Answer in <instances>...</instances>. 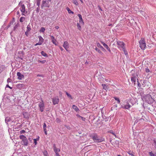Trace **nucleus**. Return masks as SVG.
I'll return each mask as SVG.
<instances>
[{"instance_id": "obj_1", "label": "nucleus", "mask_w": 156, "mask_h": 156, "mask_svg": "<svg viewBox=\"0 0 156 156\" xmlns=\"http://www.w3.org/2000/svg\"><path fill=\"white\" fill-rule=\"evenodd\" d=\"M142 99L143 101H144L148 104H151L154 101L151 96L149 94L144 95L142 97Z\"/></svg>"}, {"instance_id": "obj_2", "label": "nucleus", "mask_w": 156, "mask_h": 156, "mask_svg": "<svg viewBox=\"0 0 156 156\" xmlns=\"http://www.w3.org/2000/svg\"><path fill=\"white\" fill-rule=\"evenodd\" d=\"M90 136L93 139L94 142H95L99 143L104 141L103 138L100 137L96 133L92 134Z\"/></svg>"}, {"instance_id": "obj_3", "label": "nucleus", "mask_w": 156, "mask_h": 156, "mask_svg": "<svg viewBox=\"0 0 156 156\" xmlns=\"http://www.w3.org/2000/svg\"><path fill=\"white\" fill-rule=\"evenodd\" d=\"M20 138L22 140L23 144L25 146H27L28 144V140L27 137L23 135L20 136Z\"/></svg>"}, {"instance_id": "obj_4", "label": "nucleus", "mask_w": 156, "mask_h": 156, "mask_svg": "<svg viewBox=\"0 0 156 156\" xmlns=\"http://www.w3.org/2000/svg\"><path fill=\"white\" fill-rule=\"evenodd\" d=\"M140 47L142 50H144L146 47V44L144 39L142 38L139 42Z\"/></svg>"}, {"instance_id": "obj_5", "label": "nucleus", "mask_w": 156, "mask_h": 156, "mask_svg": "<svg viewBox=\"0 0 156 156\" xmlns=\"http://www.w3.org/2000/svg\"><path fill=\"white\" fill-rule=\"evenodd\" d=\"M118 48L121 50L125 48V44L122 41H118L117 42Z\"/></svg>"}, {"instance_id": "obj_6", "label": "nucleus", "mask_w": 156, "mask_h": 156, "mask_svg": "<svg viewBox=\"0 0 156 156\" xmlns=\"http://www.w3.org/2000/svg\"><path fill=\"white\" fill-rule=\"evenodd\" d=\"M50 5L49 4V2L48 1H43L41 5V9H43L44 7H49Z\"/></svg>"}, {"instance_id": "obj_7", "label": "nucleus", "mask_w": 156, "mask_h": 156, "mask_svg": "<svg viewBox=\"0 0 156 156\" xmlns=\"http://www.w3.org/2000/svg\"><path fill=\"white\" fill-rule=\"evenodd\" d=\"M39 109L41 112L44 111V104L43 101L40 102L38 104Z\"/></svg>"}, {"instance_id": "obj_8", "label": "nucleus", "mask_w": 156, "mask_h": 156, "mask_svg": "<svg viewBox=\"0 0 156 156\" xmlns=\"http://www.w3.org/2000/svg\"><path fill=\"white\" fill-rule=\"evenodd\" d=\"M131 106V105L129 104V103L126 102L125 104L122 106V108L126 109H128Z\"/></svg>"}, {"instance_id": "obj_9", "label": "nucleus", "mask_w": 156, "mask_h": 156, "mask_svg": "<svg viewBox=\"0 0 156 156\" xmlns=\"http://www.w3.org/2000/svg\"><path fill=\"white\" fill-rule=\"evenodd\" d=\"M52 101L54 105L58 104L59 101V100L58 98L55 97L52 99Z\"/></svg>"}, {"instance_id": "obj_10", "label": "nucleus", "mask_w": 156, "mask_h": 156, "mask_svg": "<svg viewBox=\"0 0 156 156\" xmlns=\"http://www.w3.org/2000/svg\"><path fill=\"white\" fill-rule=\"evenodd\" d=\"M63 47L65 49L66 51H68V49L69 48V44L67 41L64 42Z\"/></svg>"}, {"instance_id": "obj_11", "label": "nucleus", "mask_w": 156, "mask_h": 156, "mask_svg": "<svg viewBox=\"0 0 156 156\" xmlns=\"http://www.w3.org/2000/svg\"><path fill=\"white\" fill-rule=\"evenodd\" d=\"M20 9L21 12H22V15H24V13L25 12V6L24 5H21Z\"/></svg>"}, {"instance_id": "obj_12", "label": "nucleus", "mask_w": 156, "mask_h": 156, "mask_svg": "<svg viewBox=\"0 0 156 156\" xmlns=\"http://www.w3.org/2000/svg\"><path fill=\"white\" fill-rule=\"evenodd\" d=\"M50 37H51V41L53 43L55 44V45H57V41L55 39L54 37L53 36L51 35H50Z\"/></svg>"}, {"instance_id": "obj_13", "label": "nucleus", "mask_w": 156, "mask_h": 156, "mask_svg": "<svg viewBox=\"0 0 156 156\" xmlns=\"http://www.w3.org/2000/svg\"><path fill=\"white\" fill-rule=\"evenodd\" d=\"M101 42L105 48H106L109 52H111V50L110 48L103 41H101Z\"/></svg>"}, {"instance_id": "obj_14", "label": "nucleus", "mask_w": 156, "mask_h": 156, "mask_svg": "<svg viewBox=\"0 0 156 156\" xmlns=\"http://www.w3.org/2000/svg\"><path fill=\"white\" fill-rule=\"evenodd\" d=\"M17 75L18 77V78L19 80H21L24 77V75L19 72L17 73Z\"/></svg>"}, {"instance_id": "obj_15", "label": "nucleus", "mask_w": 156, "mask_h": 156, "mask_svg": "<svg viewBox=\"0 0 156 156\" xmlns=\"http://www.w3.org/2000/svg\"><path fill=\"white\" fill-rule=\"evenodd\" d=\"M137 77V76L136 75L133 76L132 77H131V80L134 83H135L136 80H138Z\"/></svg>"}, {"instance_id": "obj_16", "label": "nucleus", "mask_w": 156, "mask_h": 156, "mask_svg": "<svg viewBox=\"0 0 156 156\" xmlns=\"http://www.w3.org/2000/svg\"><path fill=\"white\" fill-rule=\"evenodd\" d=\"M53 147L54 151L55 153V154H58V152H59L60 151V149L57 148L55 144H54Z\"/></svg>"}, {"instance_id": "obj_17", "label": "nucleus", "mask_w": 156, "mask_h": 156, "mask_svg": "<svg viewBox=\"0 0 156 156\" xmlns=\"http://www.w3.org/2000/svg\"><path fill=\"white\" fill-rule=\"evenodd\" d=\"M79 18V22L80 23L82 24H83L84 22L83 21V19L82 18V17L81 15L80 14H78V15Z\"/></svg>"}, {"instance_id": "obj_18", "label": "nucleus", "mask_w": 156, "mask_h": 156, "mask_svg": "<svg viewBox=\"0 0 156 156\" xmlns=\"http://www.w3.org/2000/svg\"><path fill=\"white\" fill-rule=\"evenodd\" d=\"M102 86L103 87V88L105 90H107L108 89V87L107 85L105 84H102Z\"/></svg>"}, {"instance_id": "obj_19", "label": "nucleus", "mask_w": 156, "mask_h": 156, "mask_svg": "<svg viewBox=\"0 0 156 156\" xmlns=\"http://www.w3.org/2000/svg\"><path fill=\"white\" fill-rule=\"evenodd\" d=\"M38 37L39 39V41L41 42V43H42L44 42V40L43 38L41 36H39Z\"/></svg>"}, {"instance_id": "obj_20", "label": "nucleus", "mask_w": 156, "mask_h": 156, "mask_svg": "<svg viewBox=\"0 0 156 156\" xmlns=\"http://www.w3.org/2000/svg\"><path fill=\"white\" fill-rule=\"evenodd\" d=\"M23 114L24 118L27 119L29 117V115L27 113L23 112Z\"/></svg>"}, {"instance_id": "obj_21", "label": "nucleus", "mask_w": 156, "mask_h": 156, "mask_svg": "<svg viewBox=\"0 0 156 156\" xmlns=\"http://www.w3.org/2000/svg\"><path fill=\"white\" fill-rule=\"evenodd\" d=\"M97 45L98 47L100 48L102 50L104 51L105 50L104 48L100 44V43H97Z\"/></svg>"}, {"instance_id": "obj_22", "label": "nucleus", "mask_w": 156, "mask_h": 156, "mask_svg": "<svg viewBox=\"0 0 156 156\" xmlns=\"http://www.w3.org/2000/svg\"><path fill=\"white\" fill-rule=\"evenodd\" d=\"M73 108L76 112L79 110V109L78 108L74 105H73Z\"/></svg>"}, {"instance_id": "obj_23", "label": "nucleus", "mask_w": 156, "mask_h": 156, "mask_svg": "<svg viewBox=\"0 0 156 156\" xmlns=\"http://www.w3.org/2000/svg\"><path fill=\"white\" fill-rule=\"evenodd\" d=\"M73 3L76 6L79 5V3L77 0H73Z\"/></svg>"}, {"instance_id": "obj_24", "label": "nucleus", "mask_w": 156, "mask_h": 156, "mask_svg": "<svg viewBox=\"0 0 156 156\" xmlns=\"http://www.w3.org/2000/svg\"><path fill=\"white\" fill-rule=\"evenodd\" d=\"M41 54L44 57H47V55L45 52L44 51H42L41 52Z\"/></svg>"}, {"instance_id": "obj_25", "label": "nucleus", "mask_w": 156, "mask_h": 156, "mask_svg": "<svg viewBox=\"0 0 156 156\" xmlns=\"http://www.w3.org/2000/svg\"><path fill=\"white\" fill-rule=\"evenodd\" d=\"M128 153L131 156H134V153L133 152L129 151H128Z\"/></svg>"}, {"instance_id": "obj_26", "label": "nucleus", "mask_w": 156, "mask_h": 156, "mask_svg": "<svg viewBox=\"0 0 156 156\" xmlns=\"http://www.w3.org/2000/svg\"><path fill=\"white\" fill-rule=\"evenodd\" d=\"M43 154L44 156H49L47 152L46 151H44L43 152Z\"/></svg>"}, {"instance_id": "obj_27", "label": "nucleus", "mask_w": 156, "mask_h": 156, "mask_svg": "<svg viewBox=\"0 0 156 156\" xmlns=\"http://www.w3.org/2000/svg\"><path fill=\"white\" fill-rule=\"evenodd\" d=\"M95 50L98 52L100 54H102L103 53L99 49L97 48H95Z\"/></svg>"}, {"instance_id": "obj_28", "label": "nucleus", "mask_w": 156, "mask_h": 156, "mask_svg": "<svg viewBox=\"0 0 156 156\" xmlns=\"http://www.w3.org/2000/svg\"><path fill=\"white\" fill-rule=\"evenodd\" d=\"M41 0H36V4L39 6L40 4V2Z\"/></svg>"}, {"instance_id": "obj_29", "label": "nucleus", "mask_w": 156, "mask_h": 156, "mask_svg": "<svg viewBox=\"0 0 156 156\" xmlns=\"http://www.w3.org/2000/svg\"><path fill=\"white\" fill-rule=\"evenodd\" d=\"M149 154L151 156H156V153H153L152 152H149Z\"/></svg>"}, {"instance_id": "obj_30", "label": "nucleus", "mask_w": 156, "mask_h": 156, "mask_svg": "<svg viewBox=\"0 0 156 156\" xmlns=\"http://www.w3.org/2000/svg\"><path fill=\"white\" fill-rule=\"evenodd\" d=\"M45 30V29L43 27H42L40 30V32H44Z\"/></svg>"}, {"instance_id": "obj_31", "label": "nucleus", "mask_w": 156, "mask_h": 156, "mask_svg": "<svg viewBox=\"0 0 156 156\" xmlns=\"http://www.w3.org/2000/svg\"><path fill=\"white\" fill-rule=\"evenodd\" d=\"M67 11H68V12L69 13H72V14H73V12L72 11H71L69 8H67Z\"/></svg>"}, {"instance_id": "obj_32", "label": "nucleus", "mask_w": 156, "mask_h": 156, "mask_svg": "<svg viewBox=\"0 0 156 156\" xmlns=\"http://www.w3.org/2000/svg\"><path fill=\"white\" fill-rule=\"evenodd\" d=\"M25 20V18L24 17H21L20 20V21L21 22H23Z\"/></svg>"}, {"instance_id": "obj_33", "label": "nucleus", "mask_w": 156, "mask_h": 156, "mask_svg": "<svg viewBox=\"0 0 156 156\" xmlns=\"http://www.w3.org/2000/svg\"><path fill=\"white\" fill-rule=\"evenodd\" d=\"M66 94L67 95V96L69 98H71L72 99H73V98L70 94H69L67 92H66Z\"/></svg>"}, {"instance_id": "obj_34", "label": "nucleus", "mask_w": 156, "mask_h": 156, "mask_svg": "<svg viewBox=\"0 0 156 156\" xmlns=\"http://www.w3.org/2000/svg\"><path fill=\"white\" fill-rule=\"evenodd\" d=\"M114 99H115V100L116 101H117V102L118 103H119L120 102V101L119 100V98H117V97H115L114 98Z\"/></svg>"}, {"instance_id": "obj_35", "label": "nucleus", "mask_w": 156, "mask_h": 156, "mask_svg": "<svg viewBox=\"0 0 156 156\" xmlns=\"http://www.w3.org/2000/svg\"><path fill=\"white\" fill-rule=\"evenodd\" d=\"M77 27L78 28V29L79 30H81V27L79 23H77Z\"/></svg>"}, {"instance_id": "obj_36", "label": "nucleus", "mask_w": 156, "mask_h": 156, "mask_svg": "<svg viewBox=\"0 0 156 156\" xmlns=\"http://www.w3.org/2000/svg\"><path fill=\"white\" fill-rule=\"evenodd\" d=\"M122 50L123 51L124 53L125 54V55H126L128 54L125 48L122 49Z\"/></svg>"}, {"instance_id": "obj_37", "label": "nucleus", "mask_w": 156, "mask_h": 156, "mask_svg": "<svg viewBox=\"0 0 156 156\" xmlns=\"http://www.w3.org/2000/svg\"><path fill=\"white\" fill-rule=\"evenodd\" d=\"M122 50L123 51L124 53L125 54V55H126L128 54L125 48L122 49Z\"/></svg>"}, {"instance_id": "obj_38", "label": "nucleus", "mask_w": 156, "mask_h": 156, "mask_svg": "<svg viewBox=\"0 0 156 156\" xmlns=\"http://www.w3.org/2000/svg\"><path fill=\"white\" fill-rule=\"evenodd\" d=\"M46 62V61L45 60H42V61H41V60H38V62L41 63H44Z\"/></svg>"}, {"instance_id": "obj_39", "label": "nucleus", "mask_w": 156, "mask_h": 156, "mask_svg": "<svg viewBox=\"0 0 156 156\" xmlns=\"http://www.w3.org/2000/svg\"><path fill=\"white\" fill-rule=\"evenodd\" d=\"M27 31H29L31 30V28L30 26H28L27 27Z\"/></svg>"}, {"instance_id": "obj_40", "label": "nucleus", "mask_w": 156, "mask_h": 156, "mask_svg": "<svg viewBox=\"0 0 156 156\" xmlns=\"http://www.w3.org/2000/svg\"><path fill=\"white\" fill-rule=\"evenodd\" d=\"M39 140V139H34V143L35 144V145H36L37 144V140Z\"/></svg>"}, {"instance_id": "obj_41", "label": "nucleus", "mask_w": 156, "mask_h": 156, "mask_svg": "<svg viewBox=\"0 0 156 156\" xmlns=\"http://www.w3.org/2000/svg\"><path fill=\"white\" fill-rule=\"evenodd\" d=\"M42 44L41 42H40L39 41L37 43H36V44H35V46H37V45H41Z\"/></svg>"}, {"instance_id": "obj_42", "label": "nucleus", "mask_w": 156, "mask_h": 156, "mask_svg": "<svg viewBox=\"0 0 156 156\" xmlns=\"http://www.w3.org/2000/svg\"><path fill=\"white\" fill-rule=\"evenodd\" d=\"M46 124L44 123L43 125V129H46Z\"/></svg>"}, {"instance_id": "obj_43", "label": "nucleus", "mask_w": 156, "mask_h": 156, "mask_svg": "<svg viewBox=\"0 0 156 156\" xmlns=\"http://www.w3.org/2000/svg\"><path fill=\"white\" fill-rule=\"evenodd\" d=\"M145 72L146 73H149L150 72V70L147 68H146L145 69Z\"/></svg>"}, {"instance_id": "obj_44", "label": "nucleus", "mask_w": 156, "mask_h": 156, "mask_svg": "<svg viewBox=\"0 0 156 156\" xmlns=\"http://www.w3.org/2000/svg\"><path fill=\"white\" fill-rule=\"evenodd\" d=\"M83 121H85V118L83 117H82L81 116L80 117V118Z\"/></svg>"}, {"instance_id": "obj_45", "label": "nucleus", "mask_w": 156, "mask_h": 156, "mask_svg": "<svg viewBox=\"0 0 156 156\" xmlns=\"http://www.w3.org/2000/svg\"><path fill=\"white\" fill-rule=\"evenodd\" d=\"M39 10H40L39 6H38V7H37V9H36V11H37V12H39Z\"/></svg>"}, {"instance_id": "obj_46", "label": "nucleus", "mask_w": 156, "mask_h": 156, "mask_svg": "<svg viewBox=\"0 0 156 156\" xmlns=\"http://www.w3.org/2000/svg\"><path fill=\"white\" fill-rule=\"evenodd\" d=\"M7 82L8 83H9L11 82V79H10L9 78H8V79L7 80Z\"/></svg>"}, {"instance_id": "obj_47", "label": "nucleus", "mask_w": 156, "mask_h": 156, "mask_svg": "<svg viewBox=\"0 0 156 156\" xmlns=\"http://www.w3.org/2000/svg\"><path fill=\"white\" fill-rule=\"evenodd\" d=\"M25 132V131L24 130H21L20 131V133L21 134L23 133H24Z\"/></svg>"}, {"instance_id": "obj_48", "label": "nucleus", "mask_w": 156, "mask_h": 156, "mask_svg": "<svg viewBox=\"0 0 156 156\" xmlns=\"http://www.w3.org/2000/svg\"><path fill=\"white\" fill-rule=\"evenodd\" d=\"M18 86V87H21L23 86V84H18V85H17Z\"/></svg>"}, {"instance_id": "obj_49", "label": "nucleus", "mask_w": 156, "mask_h": 156, "mask_svg": "<svg viewBox=\"0 0 156 156\" xmlns=\"http://www.w3.org/2000/svg\"><path fill=\"white\" fill-rule=\"evenodd\" d=\"M25 34L27 36H28V32L26 31L25 33Z\"/></svg>"}, {"instance_id": "obj_50", "label": "nucleus", "mask_w": 156, "mask_h": 156, "mask_svg": "<svg viewBox=\"0 0 156 156\" xmlns=\"http://www.w3.org/2000/svg\"><path fill=\"white\" fill-rule=\"evenodd\" d=\"M6 87H9L10 89H12V87H10L8 85H6Z\"/></svg>"}, {"instance_id": "obj_51", "label": "nucleus", "mask_w": 156, "mask_h": 156, "mask_svg": "<svg viewBox=\"0 0 156 156\" xmlns=\"http://www.w3.org/2000/svg\"><path fill=\"white\" fill-rule=\"evenodd\" d=\"M59 48L62 51L63 50V48L61 47L60 46H59Z\"/></svg>"}, {"instance_id": "obj_52", "label": "nucleus", "mask_w": 156, "mask_h": 156, "mask_svg": "<svg viewBox=\"0 0 156 156\" xmlns=\"http://www.w3.org/2000/svg\"><path fill=\"white\" fill-rule=\"evenodd\" d=\"M44 133H45V134L47 135V133L46 129H44Z\"/></svg>"}, {"instance_id": "obj_53", "label": "nucleus", "mask_w": 156, "mask_h": 156, "mask_svg": "<svg viewBox=\"0 0 156 156\" xmlns=\"http://www.w3.org/2000/svg\"><path fill=\"white\" fill-rule=\"evenodd\" d=\"M37 76H42V75H41V74H38V75H37Z\"/></svg>"}, {"instance_id": "obj_54", "label": "nucleus", "mask_w": 156, "mask_h": 156, "mask_svg": "<svg viewBox=\"0 0 156 156\" xmlns=\"http://www.w3.org/2000/svg\"><path fill=\"white\" fill-rule=\"evenodd\" d=\"M76 116H77L79 118H80L81 117V116H80L79 114H77Z\"/></svg>"}, {"instance_id": "obj_55", "label": "nucleus", "mask_w": 156, "mask_h": 156, "mask_svg": "<svg viewBox=\"0 0 156 156\" xmlns=\"http://www.w3.org/2000/svg\"><path fill=\"white\" fill-rule=\"evenodd\" d=\"M59 27L58 26H56L55 27V28L56 29H58V28Z\"/></svg>"}, {"instance_id": "obj_56", "label": "nucleus", "mask_w": 156, "mask_h": 156, "mask_svg": "<svg viewBox=\"0 0 156 156\" xmlns=\"http://www.w3.org/2000/svg\"><path fill=\"white\" fill-rule=\"evenodd\" d=\"M89 62H87V61H86V62H85V64H89Z\"/></svg>"}, {"instance_id": "obj_57", "label": "nucleus", "mask_w": 156, "mask_h": 156, "mask_svg": "<svg viewBox=\"0 0 156 156\" xmlns=\"http://www.w3.org/2000/svg\"><path fill=\"white\" fill-rule=\"evenodd\" d=\"M99 8V9L101 10V11H102V10L101 9V7L99 6H98Z\"/></svg>"}, {"instance_id": "obj_58", "label": "nucleus", "mask_w": 156, "mask_h": 156, "mask_svg": "<svg viewBox=\"0 0 156 156\" xmlns=\"http://www.w3.org/2000/svg\"><path fill=\"white\" fill-rule=\"evenodd\" d=\"M56 156H60V155H59V154H56Z\"/></svg>"}, {"instance_id": "obj_59", "label": "nucleus", "mask_w": 156, "mask_h": 156, "mask_svg": "<svg viewBox=\"0 0 156 156\" xmlns=\"http://www.w3.org/2000/svg\"><path fill=\"white\" fill-rule=\"evenodd\" d=\"M81 3H83V1L82 0H80Z\"/></svg>"}, {"instance_id": "obj_60", "label": "nucleus", "mask_w": 156, "mask_h": 156, "mask_svg": "<svg viewBox=\"0 0 156 156\" xmlns=\"http://www.w3.org/2000/svg\"><path fill=\"white\" fill-rule=\"evenodd\" d=\"M30 139H31V138H29V140H30Z\"/></svg>"}, {"instance_id": "obj_61", "label": "nucleus", "mask_w": 156, "mask_h": 156, "mask_svg": "<svg viewBox=\"0 0 156 156\" xmlns=\"http://www.w3.org/2000/svg\"><path fill=\"white\" fill-rule=\"evenodd\" d=\"M17 13L18 14L19 13V12H17Z\"/></svg>"}, {"instance_id": "obj_62", "label": "nucleus", "mask_w": 156, "mask_h": 156, "mask_svg": "<svg viewBox=\"0 0 156 156\" xmlns=\"http://www.w3.org/2000/svg\"><path fill=\"white\" fill-rule=\"evenodd\" d=\"M133 104H133V103H131V104H132V105H133Z\"/></svg>"}, {"instance_id": "obj_63", "label": "nucleus", "mask_w": 156, "mask_h": 156, "mask_svg": "<svg viewBox=\"0 0 156 156\" xmlns=\"http://www.w3.org/2000/svg\"><path fill=\"white\" fill-rule=\"evenodd\" d=\"M132 101V99H131V100L130 99V101Z\"/></svg>"}, {"instance_id": "obj_64", "label": "nucleus", "mask_w": 156, "mask_h": 156, "mask_svg": "<svg viewBox=\"0 0 156 156\" xmlns=\"http://www.w3.org/2000/svg\"><path fill=\"white\" fill-rule=\"evenodd\" d=\"M118 156H121L120 155H118Z\"/></svg>"}]
</instances>
